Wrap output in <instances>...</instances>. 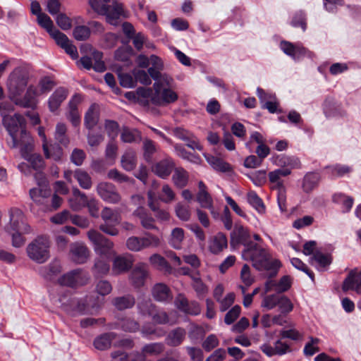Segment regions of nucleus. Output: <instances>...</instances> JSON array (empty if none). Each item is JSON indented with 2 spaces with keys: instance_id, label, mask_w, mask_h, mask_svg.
I'll return each instance as SVG.
<instances>
[{
  "instance_id": "obj_40",
  "label": "nucleus",
  "mask_w": 361,
  "mask_h": 361,
  "mask_svg": "<svg viewBox=\"0 0 361 361\" xmlns=\"http://www.w3.org/2000/svg\"><path fill=\"white\" fill-rule=\"evenodd\" d=\"M332 201L342 206L343 212H348L351 209L354 200L352 197L342 192H336L332 196Z\"/></svg>"
},
{
  "instance_id": "obj_7",
  "label": "nucleus",
  "mask_w": 361,
  "mask_h": 361,
  "mask_svg": "<svg viewBox=\"0 0 361 361\" xmlns=\"http://www.w3.org/2000/svg\"><path fill=\"white\" fill-rule=\"evenodd\" d=\"M49 239L39 236L28 245L27 252L31 259L41 264L49 258Z\"/></svg>"
},
{
  "instance_id": "obj_12",
  "label": "nucleus",
  "mask_w": 361,
  "mask_h": 361,
  "mask_svg": "<svg viewBox=\"0 0 361 361\" xmlns=\"http://www.w3.org/2000/svg\"><path fill=\"white\" fill-rule=\"evenodd\" d=\"M38 175L42 176V180L37 182L38 187L30 190V196L37 205L45 206L51 195V190L46 178L42 174Z\"/></svg>"
},
{
  "instance_id": "obj_46",
  "label": "nucleus",
  "mask_w": 361,
  "mask_h": 361,
  "mask_svg": "<svg viewBox=\"0 0 361 361\" xmlns=\"http://www.w3.org/2000/svg\"><path fill=\"white\" fill-rule=\"evenodd\" d=\"M114 335L112 333H106L97 336L94 341V346L99 350L108 349L111 344Z\"/></svg>"
},
{
  "instance_id": "obj_4",
  "label": "nucleus",
  "mask_w": 361,
  "mask_h": 361,
  "mask_svg": "<svg viewBox=\"0 0 361 361\" xmlns=\"http://www.w3.org/2000/svg\"><path fill=\"white\" fill-rule=\"evenodd\" d=\"M110 0H89V5L98 15L104 16L109 24L118 26L122 18H128L127 11L123 4L118 1Z\"/></svg>"
},
{
  "instance_id": "obj_38",
  "label": "nucleus",
  "mask_w": 361,
  "mask_h": 361,
  "mask_svg": "<svg viewBox=\"0 0 361 361\" xmlns=\"http://www.w3.org/2000/svg\"><path fill=\"white\" fill-rule=\"evenodd\" d=\"M192 287L199 298H203L208 293L207 286L202 281L198 272L190 275Z\"/></svg>"
},
{
  "instance_id": "obj_18",
  "label": "nucleus",
  "mask_w": 361,
  "mask_h": 361,
  "mask_svg": "<svg viewBox=\"0 0 361 361\" xmlns=\"http://www.w3.org/2000/svg\"><path fill=\"white\" fill-rule=\"evenodd\" d=\"M174 302L176 307L185 314L197 315L200 313V306L199 303L196 301L189 302L183 294H178Z\"/></svg>"
},
{
  "instance_id": "obj_43",
  "label": "nucleus",
  "mask_w": 361,
  "mask_h": 361,
  "mask_svg": "<svg viewBox=\"0 0 361 361\" xmlns=\"http://www.w3.org/2000/svg\"><path fill=\"white\" fill-rule=\"evenodd\" d=\"M185 238V231L183 228L176 227L171 231L169 243L176 250L182 248V243Z\"/></svg>"
},
{
  "instance_id": "obj_26",
  "label": "nucleus",
  "mask_w": 361,
  "mask_h": 361,
  "mask_svg": "<svg viewBox=\"0 0 361 361\" xmlns=\"http://www.w3.org/2000/svg\"><path fill=\"white\" fill-rule=\"evenodd\" d=\"M88 197L77 188L73 189L72 197L68 199L70 208L74 212H80L85 207Z\"/></svg>"
},
{
  "instance_id": "obj_42",
  "label": "nucleus",
  "mask_w": 361,
  "mask_h": 361,
  "mask_svg": "<svg viewBox=\"0 0 361 361\" xmlns=\"http://www.w3.org/2000/svg\"><path fill=\"white\" fill-rule=\"evenodd\" d=\"M186 336V331L182 328L171 331L166 338V342L171 346H178L182 343Z\"/></svg>"
},
{
  "instance_id": "obj_14",
  "label": "nucleus",
  "mask_w": 361,
  "mask_h": 361,
  "mask_svg": "<svg viewBox=\"0 0 361 361\" xmlns=\"http://www.w3.org/2000/svg\"><path fill=\"white\" fill-rule=\"evenodd\" d=\"M82 94H74L67 105L66 117L74 127H78L80 124L81 117L78 106L82 102Z\"/></svg>"
},
{
  "instance_id": "obj_30",
  "label": "nucleus",
  "mask_w": 361,
  "mask_h": 361,
  "mask_svg": "<svg viewBox=\"0 0 361 361\" xmlns=\"http://www.w3.org/2000/svg\"><path fill=\"white\" fill-rule=\"evenodd\" d=\"M174 167V163L171 159H165L157 162L153 167L152 171L161 178H166L171 174Z\"/></svg>"
},
{
  "instance_id": "obj_3",
  "label": "nucleus",
  "mask_w": 361,
  "mask_h": 361,
  "mask_svg": "<svg viewBox=\"0 0 361 361\" xmlns=\"http://www.w3.org/2000/svg\"><path fill=\"white\" fill-rule=\"evenodd\" d=\"M87 237L93 244L95 252L100 256L94 264L96 272L99 274H106L109 271V264L106 259L116 255L114 243L94 229L87 232Z\"/></svg>"
},
{
  "instance_id": "obj_63",
  "label": "nucleus",
  "mask_w": 361,
  "mask_h": 361,
  "mask_svg": "<svg viewBox=\"0 0 361 361\" xmlns=\"http://www.w3.org/2000/svg\"><path fill=\"white\" fill-rule=\"evenodd\" d=\"M85 207L88 209L90 215L94 218H98L99 216V201L93 197H88L86 202Z\"/></svg>"
},
{
  "instance_id": "obj_8",
  "label": "nucleus",
  "mask_w": 361,
  "mask_h": 361,
  "mask_svg": "<svg viewBox=\"0 0 361 361\" xmlns=\"http://www.w3.org/2000/svg\"><path fill=\"white\" fill-rule=\"evenodd\" d=\"M101 216L104 224L99 226V229L109 235H117L118 229L116 226L120 224L121 220L119 210L106 207L102 209Z\"/></svg>"
},
{
  "instance_id": "obj_56",
  "label": "nucleus",
  "mask_w": 361,
  "mask_h": 361,
  "mask_svg": "<svg viewBox=\"0 0 361 361\" xmlns=\"http://www.w3.org/2000/svg\"><path fill=\"white\" fill-rule=\"evenodd\" d=\"M61 265L59 262H51L49 267H43L41 269V274L48 280H52L54 276L61 271Z\"/></svg>"
},
{
  "instance_id": "obj_58",
  "label": "nucleus",
  "mask_w": 361,
  "mask_h": 361,
  "mask_svg": "<svg viewBox=\"0 0 361 361\" xmlns=\"http://www.w3.org/2000/svg\"><path fill=\"white\" fill-rule=\"evenodd\" d=\"M142 243L143 249L158 247L161 245V239L155 235L147 233L145 236L142 237Z\"/></svg>"
},
{
  "instance_id": "obj_33",
  "label": "nucleus",
  "mask_w": 361,
  "mask_h": 361,
  "mask_svg": "<svg viewBox=\"0 0 361 361\" xmlns=\"http://www.w3.org/2000/svg\"><path fill=\"white\" fill-rule=\"evenodd\" d=\"M111 357V361H146L144 355L138 352L128 354L121 350L113 351Z\"/></svg>"
},
{
  "instance_id": "obj_52",
  "label": "nucleus",
  "mask_w": 361,
  "mask_h": 361,
  "mask_svg": "<svg viewBox=\"0 0 361 361\" xmlns=\"http://www.w3.org/2000/svg\"><path fill=\"white\" fill-rule=\"evenodd\" d=\"M326 169L331 178L342 177L352 171V169L350 166L341 164L329 166Z\"/></svg>"
},
{
  "instance_id": "obj_19",
  "label": "nucleus",
  "mask_w": 361,
  "mask_h": 361,
  "mask_svg": "<svg viewBox=\"0 0 361 361\" xmlns=\"http://www.w3.org/2000/svg\"><path fill=\"white\" fill-rule=\"evenodd\" d=\"M342 289L345 292L355 290L361 294V271L356 269L351 270L343 283Z\"/></svg>"
},
{
  "instance_id": "obj_25",
  "label": "nucleus",
  "mask_w": 361,
  "mask_h": 361,
  "mask_svg": "<svg viewBox=\"0 0 361 361\" xmlns=\"http://www.w3.org/2000/svg\"><path fill=\"white\" fill-rule=\"evenodd\" d=\"M250 238L248 229L242 225L236 224L231 233V244H243L247 247V243Z\"/></svg>"
},
{
  "instance_id": "obj_27",
  "label": "nucleus",
  "mask_w": 361,
  "mask_h": 361,
  "mask_svg": "<svg viewBox=\"0 0 361 361\" xmlns=\"http://www.w3.org/2000/svg\"><path fill=\"white\" fill-rule=\"evenodd\" d=\"M148 206L154 212L155 217L159 221H167L170 219V213L164 209L159 208L155 203V194L152 190L147 192Z\"/></svg>"
},
{
  "instance_id": "obj_11",
  "label": "nucleus",
  "mask_w": 361,
  "mask_h": 361,
  "mask_svg": "<svg viewBox=\"0 0 361 361\" xmlns=\"http://www.w3.org/2000/svg\"><path fill=\"white\" fill-rule=\"evenodd\" d=\"M10 224L6 228L10 231L30 233L32 231L31 227L27 223L23 212L18 208H12L9 211Z\"/></svg>"
},
{
  "instance_id": "obj_23",
  "label": "nucleus",
  "mask_w": 361,
  "mask_h": 361,
  "mask_svg": "<svg viewBox=\"0 0 361 361\" xmlns=\"http://www.w3.org/2000/svg\"><path fill=\"white\" fill-rule=\"evenodd\" d=\"M133 257L130 254L115 257L113 261V271L116 274L126 272L133 264Z\"/></svg>"
},
{
  "instance_id": "obj_32",
  "label": "nucleus",
  "mask_w": 361,
  "mask_h": 361,
  "mask_svg": "<svg viewBox=\"0 0 361 361\" xmlns=\"http://www.w3.org/2000/svg\"><path fill=\"white\" fill-rule=\"evenodd\" d=\"M99 118V106L92 104L85 114L84 124L89 130L92 129L98 123Z\"/></svg>"
},
{
  "instance_id": "obj_9",
  "label": "nucleus",
  "mask_w": 361,
  "mask_h": 361,
  "mask_svg": "<svg viewBox=\"0 0 361 361\" xmlns=\"http://www.w3.org/2000/svg\"><path fill=\"white\" fill-rule=\"evenodd\" d=\"M279 47L286 55L290 57L295 61H300L305 57L310 59L314 57V53L305 48L300 42L294 44L283 40L280 42Z\"/></svg>"
},
{
  "instance_id": "obj_22",
  "label": "nucleus",
  "mask_w": 361,
  "mask_h": 361,
  "mask_svg": "<svg viewBox=\"0 0 361 361\" xmlns=\"http://www.w3.org/2000/svg\"><path fill=\"white\" fill-rule=\"evenodd\" d=\"M70 305L73 307L74 311L79 314H94L99 307V303H90L87 298L80 300L71 299Z\"/></svg>"
},
{
  "instance_id": "obj_55",
  "label": "nucleus",
  "mask_w": 361,
  "mask_h": 361,
  "mask_svg": "<svg viewBox=\"0 0 361 361\" xmlns=\"http://www.w3.org/2000/svg\"><path fill=\"white\" fill-rule=\"evenodd\" d=\"M67 127L63 123H58L56 126L55 139L61 145L67 146L69 144V139L66 135Z\"/></svg>"
},
{
  "instance_id": "obj_62",
  "label": "nucleus",
  "mask_w": 361,
  "mask_h": 361,
  "mask_svg": "<svg viewBox=\"0 0 361 361\" xmlns=\"http://www.w3.org/2000/svg\"><path fill=\"white\" fill-rule=\"evenodd\" d=\"M277 307L280 312L283 314H288L293 309L292 302L285 295H280Z\"/></svg>"
},
{
  "instance_id": "obj_5",
  "label": "nucleus",
  "mask_w": 361,
  "mask_h": 361,
  "mask_svg": "<svg viewBox=\"0 0 361 361\" xmlns=\"http://www.w3.org/2000/svg\"><path fill=\"white\" fill-rule=\"evenodd\" d=\"M154 80L153 104L166 106L178 100V95L173 89L174 80L171 75L164 73L160 78Z\"/></svg>"
},
{
  "instance_id": "obj_39",
  "label": "nucleus",
  "mask_w": 361,
  "mask_h": 361,
  "mask_svg": "<svg viewBox=\"0 0 361 361\" xmlns=\"http://www.w3.org/2000/svg\"><path fill=\"white\" fill-rule=\"evenodd\" d=\"M154 298L160 302L166 301L171 298V294L168 286L164 283H157L152 290Z\"/></svg>"
},
{
  "instance_id": "obj_57",
  "label": "nucleus",
  "mask_w": 361,
  "mask_h": 361,
  "mask_svg": "<svg viewBox=\"0 0 361 361\" xmlns=\"http://www.w3.org/2000/svg\"><path fill=\"white\" fill-rule=\"evenodd\" d=\"M164 345L161 343H154L145 345L142 350L141 355H144L145 358V355H157L161 353L164 351Z\"/></svg>"
},
{
  "instance_id": "obj_48",
  "label": "nucleus",
  "mask_w": 361,
  "mask_h": 361,
  "mask_svg": "<svg viewBox=\"0 0 361 361\" xmlns=\"http://www.w3.org/2000/svg\"><path fill=\"white\" fill-rule=\"evenodd\" d=\"M319 182V176L317 173H307L303 178L302 189L305 192H310Z\"/></svg>"
},
{
  "instance_id": "obj_31",
  "label": "nucleus",
  "mask_w": 361,
  "mask_h": 361,
  "mask_svg": "<svg viewBox=\"0 0 361 361\" xmlns=\"http://www.w3.org/2000/svg\"><path fill=\"white\" fill-rule=\"evenodd\" d=\"M133 215L140 219L141 225L145 229H158L154 224V219L146 212L143 207H138L133 212Z\"/></svg>"
},
{
  "instance_id": "obj_45",
  "label": "nucleus",
  "mask_w": 361,
  "mask_h": 361,
  "mask_svg": "<svg viewBox=\"0 0 361 361\" xmlns=\"http://www.w3.org/2000/svg\"><path fill=\"white\" fill-rule=\"evenodd\" d=\"M121 162L123 169L126 171L133 170L137 164L135 152L131 149L126 150L121 157Z\"/></svg>"
},
{
  "instance_id": "obj_51",
  "label": "nucleus",
  "mask_w": 361,
  "mask_h": 361,
  "mask_svg": "<svg viewBox=\"0 0 361 361\" xmlns=\"http://www.w3.org/2000/svg\"><path fill=\"white\" fill-rule=\"evenodd\" d=\"M74 178L82 188L88 190L92 187V179L87 172L81 169H77L74 171Z\"/></svg>"
},
{
  "instance_id": "obj_60",
  "label": "nucleus",
  "mask_w": 361,
  "mask_h": 361,
  "mask_svg": "<svg viewBox=\"0 0 361 361\" xmlns=\"http://www.w3.org/2000/svg\"><path fill=\"white\" fill-rule=\"evenodd\" d=\"M55 83L54 80L49 77H44L41 78L36 86L38 87V91L41 95L47 94L54 87Z\"/></svg>"
},
{
  "instance_id": "obj_21",
  "label": "nucleus",
  "mask_w": 361,
  "mask_h": 361,
  "mask_svg": "<svg viewBox=\"0 0 361 361\" xmlns=\"http://www.w3.org/2000/svg\"><path fill=\"white\" fill-rule=\"evenodd\" d=\"M148 275L147 264L139 263L136 264L130 275V281L133 286L136 288L144 286L145 279Z\"/></svg>"
},
{
  "instance_id": "obj_24",
  "label": "nucleus",
  "mask_w": 361,
  "mask_h": 361,
  "mask_svg": "<svg viewBox=\"0 0 361 361\" xmlns=\"http://www.w3.org/2000/svg\"><path fill=\"white\" fill-rule=\"evenodd\" d=\"M261 350L268 357L274 355H283L290 351V347L281 340H278L274 347H271L269 343H264L260 346Z\"/></svg>"
},
{
  "instance_id": "obj_47",
  "label": "nucleus",
  "mask_w": 361,
  "mask_h": 361,
  "mask_svg": "<svg viewBox=\"0 0 361 361\" xmlns=\"http://www.w3.org/2000/svg\"><path fill=\"white\" fill-rule=\"evenodd\" d=\"M188 173L183 168H177L174 170L172 180L174 185L179 188H184L188 182Z\"/></svg>"
},
{
  "instance_id": "obj_35",
  "label": "nucleus",
  "mask_w": 361,
  "mask_h": 361,
  "mask_svg": "<svg viewBox=\"0 0 361 361\" xmlns=\"http://www.w3.org/2000/svg\"><path fill=\"white\" fill-rule=\"evenodd\" d=\"M149 64L152 67L148 68V73L153 80L160 78L164 73L161 71L164 68L162 59L157 55L152 54L149 56Z\"/></svg>"
},
{
  "instance_id": "obj_16",
  "label": "nucleus",
  "mask_w": 361,
  "mask_h": 361,
  "mask_svg": "<svg viewBox=\"0 0 361 361\" xmlns=\"http://www.w3.org/2000/svg\"><path fill=\"white\" fill-rule=\"evenodd\" d=\"M69 94L67 88L59 87L56 88L47 99V106L50 112L58 114L62 103Z\"/></svg>"
},
{
  "instance_id": "obj_13",
  "label": "nucleus",
  "mask_w": 361,
  "mask_h": 361,
  "mask_svg": "<svg viewBox=\"0 0 361 361\" xmlns=\"http://www.w3.org/2000/svg\"><path fill=\"white\" fill-rule=\"evenodd\" d=\"M88 280L89 276L86 272L76 269L63 275L58 281L61 286L74 288L86 284Z\"/></svg>"
},
{
  "instance_id": "obj_50",
  "label": "nucleus",
  "mask_w": 361,
  "mask_h": 361,
  "mask_svg": "<svg viewBox=\"0 0 361 361\" xmlns=\"http://www.w3.org/2000/svg\"><path fill=\"white\" fill-rule=\"evenodd\" d=\"M176 195L172 188L168 184H164L158 196V200L163 203L169 204L176 200Z\"/></svg>"
},
{
  "instance_id": "obj_2",
  "label": "nucleus",
  "mask_w": 361,
  "mask_h": 361,
  "mask_svg": "<svg viewBox=\"0 0 361 361\" xmlns=\"http://www.w3.org/2000/svg\"><path fill=\"white\" fill-rule=\"evenodd\" d=\"M2 122L12 138L11 147H20L22 157L27 158L26 151L32 149L33 140L25 129V120L23 116L18 114L12 116H4Z\"/></svg>"
},
{
  "instance_id": "obj_59",
  "label": "nucleus",
  "mask_w": 361,
  "mask_h": 361,
  "mask_svg": "<svg viewBox=\"0 0 361 361\" xmlns=\"http://www.w3.org/2000/svg\"><path fill=\"white\" fill-rule=\"evenodd\" d=\"M279 298L280 295L278 294L265 295L262 300L261 307L266 310H273L277 307Z\"/></svg>"
},
{
  "instance_id": "obj_41",
  "label": "nucleus",
  "mask_w": 361,
  "mask_h": 361,
  "mask_svg": "<svg viewBox=\"0 0 361 361\" xmlns=\"http://www.w3.org/2000/svg\"><path fill=\"white\" fill-rule=\"evenodd\" d=\"M290 172V170L288 169H280L271 171L269 173V179L271 183L273 184V188L278 190H283V183L281 180V178L289 175Z\"/></svg>"
},
{
  "instance_id": "obj_20",
  "label": "nucleus",
  "mask_w": 361,
  "mask_h": 361,
  "mask_svg": "<svg viewBox=\"0 0 361 361\" xmlns=\"http://www.w3.org/2000/svg\"><path fill=\"white\" fill-rule=\"evenodd\" d=\"M70 255L73 261L82 264L88 259L90 252L84 243L76 242L71 245Z\"/></svg>"
},
{
  "instance_id": "obj_54",
  "label": "nucleus",
  "mask_w": 361,
  "mask_h": 361,
  "mask_svg": "<svg viewBox=\"0 0 361 361\" xmlns=\"http://www.w3.org/2000/svg\"><path fill=\"white\" fill-rule=\"evenodd\" d=\"M135 298L133 296L128 295L123 297L116 298L113 304L118 310H125L131 308L135 305Z\"/></svg>"
},
{
  "instance_id": "obj_15",
  "label": "nucleus",
  "mask_w": 361,
  "mask_h": 361,
  "mask_svg": "<svg viewBox=\"0 0 361 361\" xmlns=\"http://www.w3.org/2000/svg\"><path fill=\"white\" fill-rule=\"evenodd\" d=\"M49 35L54 39L57 45L63 49L73 59H76L78 57L76 47L72 44L65 34L55 28Z\"/></svg>"
},
{
  "instance_id": "obj_10",
  "label": "nucleus",
  "mask_w": 361,
  "mask_h": 361,
  "mask_svg": "<svg viewBox=\"0 0 361 361\" xmlns=\"http://www.w3.org/2000/svg\"><path fill=\"white\" fill-rule=\"evenodd\" d=\"M137 307L141 314L151 317L157 324H167L170 322L168 314L165 312L157 311L150 300L139 302Z\"/></svg>"
},
{
  "instance_id": "obj_44",
  "label": "nucleus",
  "mask_w": 361,
  "mask_h": 361,
  "mask_svg": "<svg viewBox=\"0 0 361 361\" xmlns=\"http://www.w3.org/2000/svg\"><path fill=\"white\" fill-rule=\"evenodd\" d=\"M174 212L177 218L182 221H190L192 211L190 205L183 202H178L174 207Z\"/></svg>"
},
{
  "instance_id": "obj_61",
  "label": "nucleus",
  "mask_w": 361,
  "mask_h": 361,
  "mask_svg": "<svg viewBox=\"0 0 361 361\" xmlns=\"http://www.w3.org/2000/svg\"><path fill=\"white\" fill-rule=\"evenodd\" d=\"M37 21L38 24L45 29L47 32L49 34L54 30L56 27L54 26L53 21L50 18V17L46 13H42L39 16L37 17Z\"/></svg>"
},
{
  "instance_id": "obj_36",
  "label": "nucleus",
  "mask_w": 361,
  "mask_h": 361,
  "mask_svg": "<svg viewBox=\"0 0 361 361\" xmlns=\"http://www.w3.org/2000/svg\"><path fill=\"white\" fill-rule=\"evenodd\" d=\"M247 203L255 209L259 214L266 212V207L262 199L254 190H250L246 195Z\"/></svg>"
},
{
  "instance_id": "obj_34",
  "label": "nucleus",
  "mask_w": 361,
  "mask_h": 361,
  "mask_svg": "<svg viewBox=\"0 0 361 361\" xmlns=\"http://www.w3.org/2000/svg\"><path fill=\"white\" fill-rule=\"evenodd\" d=\"M203 155L207 163L212 167L214 170L223 173L228 172L231 170V165L224 161L222 159L207 153H204Z\"/></svg>"
},
{
  "instance_id": "obj_53",
  "label": "nucleus",
  "mask_w": 361,
  "mask_h": 361,
  "mask_svg": "<svg viewBox=\"0 0 361 361\" xmlns=\"http://www.w3.org/2000/svg\"><path fill=\"white\" fill-rule=\"evenodd\" d=\"M308 339L309 341L305 345L303 353L306 356H312L320 351L319 345L321 343V340L312 336H310Z\"/></svg>"
},
{
  "instance_id": "obj_37",
  "label": "nucleus",
  "mask_w": 361,
  "mask_h": 361,
  "mask_svg": "<svg viewBox=\"0 0 361 361\" xmlns=\"http://www.w3.org/2000/svg\"><path fill=\"white\" fill-rule=\"evenodd\" d=\"M311 260L312 264L314 265L319 271H324L331 264L332 258L329 254L316 252Z\"/></svg>"
},
{
  "instance_id": "obj_64",
  "label": "nucleus",
  "mask_w": 361,
  "mask_h": 361,
  "mask_svg": "<svg viewBox=\"0 0 361 361\" xmlns=\"http://www.w3.org/2000/svg\"><path fill=\"white\" fill-rule=\"evenodd\" d=\"M152 266L160 270H167L169 267L166 260L159 254H154L149 257Z\"/></svg>"
},
{
  "instance_id": "obj_17",
  "label": "nucleus",
  "mask_w": 361,
  "mask_h": 361,
  "mask_svg": "<svg viewBox=\"0 0 361 361\" xmlns=\"http://www.w3.org/2000/svg\"><path fill=\"white\" fill-rule=\"evenodd\" d=\"M97 191L99 197L105 202L116 204L121 200V196L115 186L109 183L102 182L97 185Z\"/></svg>"
},
{
  "instance_id": "obj_49",
  "label": "nucleus",
  "mask_w": 361,
  "mask_h": 361,
  "mask_svg": "<svg viewBox=\"0 0 361 361\" xmlns=\"http://www.w3.org/2000/svg\"><path fill=\"white\" fill-rule=\"evenodd\" d=\"M137 100L143 105L152 104L154 91L151 88L140 87L136 90Z\"/></svg>"
},
{
  "instance_id": "obj_29",
  "label": "nucleus",
  "mask_w": 361,
  "mask_h": 361,
  "mask_svg": "<svg viewBox=\"0 0 361 361\" xmlns=\"http://www.w3.org/2000/svg\"><path fill=\"white\" fill-rule=\"evenodd\" d=\"M228 246L226 236L222 233H218L209 241V250L213 254H219Z\"/></svg>"
},
{
  "instance_id": "obj_28",
  "label": "nucleus",
  "mask_w": 361,
  "mask_h": 361,
  "mask_svg": "<svg viewBox=\"0 0 361 361\" xmlns=\"http://www.w3.org/2000/svg\"><path fill=\"white\" fill-rule=\"evenodd\" d=\"M199 191L196 195L197 202L202 208L211 209L214 204L213 198L207 190V187L202 182L198 183Z\"/></svg>"
},
{
  "instance_id": "obj_1",
  "label": "nucleus",
  "mask_w": 361,
  "mask_h": 361,
  "mask_svg": "<svg viewBox=\"0 0 361 361\" xmlns=\"http://www.w3.org/2000/svg\"><path fill=\"white\" fill-rule=\"evenodd\" d=\"M29 76L22 68H16L10 74L8 80V97L17 106L35 109L39 103L41 94L35 85H30L24 96L21 94L27 85Z\"/></svg>"
},
{
  "instance_id": "obj_6",
  "label": "nucleus",
  "mask_w": 361,
  "mask_h": 361,
  "mask_svg": "<svg viewBox=\"0 0 361 361\" xmlns=\"http://www.w3.org/2000/svg\"><path fill=\"white\" fill-rule=\"evenodd\" d=\"M270 255L269 250L253 243L248 244L242 252V257L245 260L251 261L253 267L257 270L269 267L268 259Z\"/></svg>"
}]
</instances>
